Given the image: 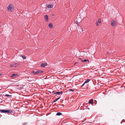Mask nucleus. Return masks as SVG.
<instances>
[{
  "instance_id": "obj_1",
  "label": "nucleus",
  "mask_w": 125,
  "mask_h": 125,
  "mask_svg": "<svg viewBox=\"0 0 125 125\" xmlns=\"http://www.w3.org/2000/svg\"><path fill=\"white\" fill-rule=\"evenodd\" d=\"M43 71H33L32 72V73H33L34 75H37L38 74L41 73H43Z\"/></svg>"
},
{
  "instance_id": "obj_21",
  "label": "nucleus",
  "mask_w": 125,
  "mask_h": 125,
  "mask_svg": "<svg viewBox=\"0 0 125 125\" xmlns=\"http://www.w3.org/2000/svg\"><path fill=\"white\" fill-rule=\"evenodd\" d=\"M50 8H46V11L47 12H49V11L50 10Z\"/></svg>"
},
{
  "instance_id": "obj_8",
  "label": "nucleus",
  "mask_w": 125,
  "mask_h": 125,
  "mask_svg": "<svg viewBox=\"0 0 125 125\" xmlns=\"http://www.w3.org/2000/svg\"><path fill=\"white\" fill-rule=\"evenodd\" d=\"M12 112V111L11 110H6L5 113H10Z\"/></svg>"
},
{
  "instance_id": "obj_14",
  "label": "nucleus",
  "mask_w": 125,
  "mask_h": 125,
  "mask_svg": "<svg viewBox=\"0 0 125 125\" xmlns=\"http://www.w3.org/2000/svg\"><path fill=\"white\" fill-rule=\"evenodd\" d=\"M8 11H11L13 10V8H8Z\"/></svg>"
},
{
  "instance_id": "obj_9",
  "label": "nucleus",
  "mask_w": 125,
  "mask_h": 125,
  "mask_svg": "<svg viewBox=\"0 0 125 125\" xmlns=\"http://www.w3.org/2000/svg\"><path fill=\"white\" fill-rule=\"evenodd\" d=\"M13 5L12 4H10L9 5L7 8H13Z\"/></svg>"
},
{
  "instance_id": "obj_28",
  "label": "nucleus",
  "mask_w": 125,
  "mask_h": 125,
  "mask_svg": "<svg viewBox=\"0 0 125 125\" xmlns=\"http://www.w3.org/2000/svg\"><path fill=\"white\" fill-rule=\"evenodd\" d=\"M2 75V74L1 73H0V76H1Z\"/></svg>"
},
{
  "instance_id": "obj_13",
  "label": "nucleus",
  "mask_w": 125,
  "mask_h": 125,
  "mask_svg": "<svg viewBox=\"0 0 125 125\" xmlns=\"http://www.w3.org/2000/svg\"><path fill=\"white\" fill-rule=\"evenodd\" d=\"M48 26L50 28H52L53 27L51 23H50L49 24Z\"/></svg>"
},
{
  "instance_id": "obj_7",
  "label": "nucleus",
  "mask_w": 125,
  "mask_h": 125,
  "mask_svg": "<svg viewBox=\"0 0 125 125\" xmlns=\"http://www.w3.org/2000/svg\"><path fill=\"white\" fill-rule=\"evenodd\" d=\"M47 65L46 63H42L41 64V66L42 67H44L47 66Z\"/></svg>"
},
{
  "instance_id": "obj_3",
  "label": "nucleus",
  "mask_w": 125,
  "mask_h": 125,
  "mask_svg": "<svg viewBox=\"0 0 125 125\" xmlns=\"http://www.w3.org/2000/svg\"><path fill=\"white\" fill-rule=\"evenodd\" d=\"M52 93H54V94H57L58 95H61L62 94L63 92L62 91L61 92H54L53 91Z\"/></svg>"
},
{
  "instance_id": "obj_27",
  "label": "nucleus",
  "mask_w": 125,
  "mask_h": 125,
  "mask_svg": "<svg viewBox=\"0 0 125 125\" xmlns=\"http://www.w3.org/2000/svg\"><path fill=\"white\" fill-rule=\"evenodd\" d=\"M80 31H81V32H82V31H83V29H82V28H81L80 29Z\"/></svg>"
},
{
  "instance_id": "obj_22",
  "label": "nucleus",
  "mask_w": 125,
  "mask_h": 125,
  "mask_svg": "<svg viewBox=\"0 0 125 125\" xmlns=\"http://www.w3.org/2000/svg\"><path fill=\"white\" fill-rule=\"evenodd\" d=\"M21 57L23 59H25L26 58L25 56L24 55H23L21 56Z\"/></svg>"
},
{
  "instance_id": "obj_10",
  "label": "nucleus",
  "mask_w": 125,
  "mask_h": 125,
  "mask_svg": "<svg viewBox=\"0 0 125 125\" xmlns=\"http://www.w3.org/2000/svg\"><path fill=\"white\" fill-rule=\"evenodd\" d=\"M17 75H18V74H13L11 75V77L12 78V77H13L14 76H17Z\"/></svg>"
},
{
  "instance_id": "obj_15",
  "label": "nucleus",
  "mask_w": 125,
  "mask_h": 125,
  "mask_svg": "<svg viewBox=\"0 0 125 125\" xmlns=\"http://www.w3.org/2000/svg\"><path fill=\"white\" fill-rule=\"evenodd\" d=\"M82 62H86L87 61H88V62H89V60H86V59H85L84 60H82Z\"/></svg>"
},
{
  "instance_id": "obj_5",
  "label": "nucleus",
  "mask_w": 125,
  "mask_h": 125,
  "mask_svg": "<svg viewBox=\"0 0 125 125\" xmlns=\"http://www.w3.org/2000/svg\"><path fill=\"white\" fill-rule=\"evenodd\" d=\"M90 80V79H88L86 80L85 81L84 83L81 86V87H83V86H84L85 83H87L88 82H89Z\"/></svg>"
},
{
  "instance_id": "obj_19",
  "label": "nucleus",
  "mask_w": 125,
  "mask_h": 125,
  "mask_svg": "<svg viewBox=\"0 0 125 125\" xmlns=\"http://www.w3.org/2000/svg\"><path fill=\"white\" fill-rule=\"evenodd\" d=\"M97 22L98 23H101V19H99L98 20V21Z\"/></svg>"
},
{
  "instance_id": "obj_23",
  "label": "nucleus",
  "mask_w": 125,
  "mask_h": 125,
  "mask_svg": "<svg viewBox=\"0 0 125 125\" xmlns=\"http://www.w3.org/2000/svg\"><path fill=\"white\" fill-rule=\"evenodd\" d=\"M78 21H78V19L77 20H76V21H75V23L77 24H78H78V23H79V22L78 23Z\"/></svg>"
},
{
  "instance_id": "obj_17",
  "label": "nucleus",
  "mask_w": 125,
  "mask_h": 125,
  "mask_svg": "<svg viewBox=\"0 0 125 125\" xmlns=\"http://www.w3.org/2000/svg\"><path fill=\"white\" fill-rule=\"evenodd\" d=\"M14 66L15 68L17 67L18 66V64H17V63H14Z\"/></svg>"
},
{
  "instance_id": "obj_11",
  "label": "nucleus",
  "mask_w": 125,
  "mask_h": 125,
  "mask_svg": "<svg viewBox=\"0 0 125 125\" xmlns=\"http://www.w3.org/2000/svg\"><path fill=\"white\" fill-rule=\"evenodd\" d=\"M93 100L92 99H90L89 101V103L90 104H93Z\"/></svg>"
},
{
  "instance_id": "obj_25",
  "label": "nucleus",
  "mask_w": 125,
  "mask_h": 125,
  "mask_svg": "<svg viewBox=\"0 0 125 125\" xmlns=\"http://www.w3.org/2000/svg\"><path fill=\"white\" fill-rule=\"evenodd\" d=\"M70 91L72 92H73L74 91V90L72 89H70Z\"/></svg>"
},
{
  "instance_id": "obj_16",
  "label": "nucleus",
  "mask_w": 125,
  "mask_h": 125,
  "mask_svg": "<svg viewBox=\"0 0 125 125\" xmlns=\"http://www.w3.org/2000/svg\"><path fill=\"white\" fill-rule=\"evenodd\" d=\"M60 97L58 98H56L55 100H54V101H53V102H54L56 101H57L58 100H59V99H60Z\"/></svg>"
},
{
  "instance_id": "obj_24",
  "label": "nucleus",
  "mask_w": 125,
  "mask_h": 125,
  "mask_svg": "<svg viewBox=\"0 0 125 125\" xmlns=\"http://www.w3.org/2000/svg\"><path fill=\"white\" fill-rule=\"evenodd\" d=\"M10 67H14V64H10Z\"/></svg>"
},
{
  "instance_id": "obj_2",
  "label": "nucleus",
  "mask_w": 125,
  "mask_h": 125,
  "mask_svg": "<svg viewBox=\"0 0 125 125\" xmlns=\"http://www.w3.org/2000/svg\"><path fill=\"white\" fill-rule=\"evenodd\" d=\"M117 22L115 20H113L111 21V25L113 26H115Z\"/></svg>"
},
{
  "instance_id": "obj_4",
  "label": "nucleus",
  "mask_w": 125,
  "mask_h": 125,
  "mask_svg": "<svg viewBox=\"0 0 125 125\" xmlns=\"http://www.w3.org/2000/svg\"><path fill=\"white\" fill-rule=\"evenodd\" d=\"M44 18L45 19V21L47 22L48 21V17L47 15H45L44 16Z\"/></svg>"
},
{
  "instance_id": "obj_18",
  "label": "nucleus",
  "mask_w": 125,
  "mask_h": 125,
  "mask_svg": "<svg viewBox=\"0 0 125 125\" xmlns=\"http://www.w3.org/2000/svg\"><path fill=\"white\" fill-rule=\"evenodd\" d=\"M62 114V113L60 112H58L56 114V115H61Z\"/></svg>"
},
{
  "instance_id": "obj_20",
  "label": "nucleus",
  "mask_w": 125,
  "mask_h": 125,
  "mask_svg": "<svg viewBox=\"0 0 125 125\" xmlns=\"http://www.w3.org/2000/svg\"><path fill=\"white\" fill-rule=\"evenodd\" d=\"M5 96L6 97H11L12 96V95H8V94H6L5 95Z\"/></svg>"
},
{
  "instance_id": "obj_29",
  "label": "nucleus",
  "mask_w": 125,
  "mask_h": 125,
  "mask_svg": "<svg viewBox=\"0 0 125 125\" xmlns=\"http://www.w3.org/2000/svg\"><path fill=\"white\" fill-rule=\"evenodd\" d=\"M52 16H54V14H52Z\"/></svg>"
},
{
  "instance_id": "obj_12",
  "label": "nucleus",
  "mask_w": 125,
  "mask_h": 125,
  "mask_svg": "<svg viewBox=\"0 0 125 125\" xmlns=\"http://www.w3.org/2000/svg\"><path fill=\"white\" fill-rule=\"evenodd\" d=\"M6 110H0V112L2 113H5Z\"/></svg>"
},
{
  "instance_id": "obj_30",
  "label": "nucleus",
  "mask_w": 125,
  "mask_h": 125,
  "mask_svg": "<svg viewBox=\"0 0 125 125\" xmlns=\"http://www.w3.org/2000/svg\"><path fill=\"white\" fill-rule=\"evenodd\" d=\"M79 59H81V58H79Z\"/></svg>"
},
{
  "instance_id": "obj_6",
  "label": "nucleus",
  "mask_w": 125,
  "mask_h": 125,
  "mask_svg": "<svg viewBox=\"0 0 125 125\" xmlns=\"http://www.w3.org/2000/svg\"><path fill=\"white\" fill-rule=\"evenodd\" d=\"M53 6V4H51V5H47L46 6V8H52Z\"/></svg>"
},
{
  "instance_id": "obj_26",
  "label": "nucleus",
  "mask_w": 125,
  "mask_h": 125,
  "mask_svg": "<svg viewBox=\"0 0 125 125\" xmlns=\"http://www.w3.org/2000/svg\"><path fill=\"white\" fill-rule=\"evenodd\" d=\"M98 23L97 22H96V26H98V25H99V24H98Z\"/></svg>"
}]
</instances>
